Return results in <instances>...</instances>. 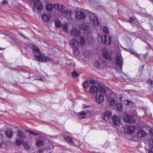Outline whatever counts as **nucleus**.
Listing matches in <instances>:
<instances>
[{
    "instance_id": "f257e3e1",
    "label": "nucleus",
    "mask_w": 153,
    "mask_h": 153,
    "mask_svg": "<svg viewBox=\"0 0 153 153\" xmlns=\"http://www.w3.org/2000/svg\"><path fill=\"white\" fill-rule=\"evenodd\" d=\"M89 91L91 93L96 94V102L101 103L104 101V96L107 92V89L101 85H99L98 87L93 85L90 87Z\"/></svg>"
},
{
    "instance_id": "f03ea898",
    "label": "nucleus",
    "mask_w": 153,
    "mask_h": 153,
    "mask_svg": "<svg viewBox=\"0 0 153 153\" xmlns=\"http://www.w3.org/2000/svg\"><path fill=\"white\" fill-rule=\"evenodd\" d=\"M30 47L33 50V54L39 62H45L51 60V59L49 56H45L41 53L39 49L36 46L31 45Z\"/></svg>"
},
{
    "instance_id": "7ed1b4c3",
    "label": "nucleus",
    "mask_w": 153,
    "mask_h": 153,
    "mask_svg": "<svg viewBox=\"0 0 153 153\" xmlns=\"http://www.w3.org/2000/svg\"><path fill=\"white\" fill-rule=\"evenodd\" d=\"M16 135L18 138L16 137L15 139V143L18 146H19L24 142V140L26 139L27 137L24 132L20 130L17 131Z\"/></svg>"
},
{
    "instance_id": "20e7f679",
    "label": "nucleus",
    "mask_w": 153,
    "mask_h": 153,
    "mask_svg": "<svg viewBox=\"0 0 153 153\" xmlns=\"http://www.w3.org/2000/svg\"><path fill=\"white\" fill-rule=\"evenodd\" d=\"M98 39L102 43L107 45H110L111 41V37L109 36H107L106 35L99 36Z\"/></svg>"
},
{
    "instance_id": "39448f33",
    "label": "nucleus",
    "mask_w": 153,
    "mask_h": 153,
    "mask_svg": "<svg viewBox=\"0 0 153 153\" xmlns=\"http://www.w3.org/2000/svg\"><path fill=\"white\" fill-rule=\"evenodd\" d=\"M116 63L117 64L116 69L118 70H122L123 64V59L120 53H119L117 55Z\"/></svg>"
},
{
    "instance_id": "423d86ee",
    "label": "nucleus",
    "mask_w": 153,
    "mask_h": 153,
    "mask_svg": "<svg viewBox=\"0 0 153 153\" xmlns=\"http://www.w3.org/2000/svg\"><path fill=\"white\" fill-rule=\"evenodd\" d=\"M89 17L91 21L92 22L93 25L95 27L99 25V23L97 15L94 14L90 15Z\"/></svg>"
},
{
    "instance_id": "0eeeda50",
    "label": "nucleus",
    "mask_w": 153,
    "mask_h": 153,
    "mask_svg": "<svg viewBox=\"0 0 153 153\" xmlns=\"http://www.w3.org/2000/svg\"><path fill=\"white\" fill-rule=\"evenodd\" d=\"M123 120L125 122L130 123H133L134 121L132 116L129 114H127L124 116L123 118Z\"/></svg>"
},
{
    "instance_id": "6e6552de",
    "label": "nucleus",
    "mask_w": 153,
    "mask_h": 153,
    "mask_svg": "<svg viewBox=\"0 0 153 153\" xmlns=\"http://www.w3.org/2000/svg\"><path fill=\"white\" fill-rule=\"evenodd\" d=\"M112 119L114 124L118 126L120 125V118L118 116L114 115L113 116Z\"/></svg>"
},
{
    "instance_id": "1a4fd4ad",
    "label": "nucleus",
    "mask_w": 153,
    "mask_h": 153,
    "mask_svg": "<svg viewBox=\"0 0 153 153\" xmlns=\"http://www.w3.org/2000/svg\"><path fill=\"white\" fill-rule=\"evenodd\" d=\"M102 56L105 59L110 60L111 58V54L108 52L107 48L104 49L102 53Z\"/></svg>"
},
{
    "instance_id": "9d476101",
    "label": "nucleus",
    "mask_w": 153,
    "mask_h": 153,
    "mask_svg": "<svg viewBox=\"0 0 153 153\" xmlns=\"http://www.w3.org/2000/svg\"><path fill=\"white\" fill-rule=\"evenodd\" d=\"M107 102L109 105H118L117 101L113 97H109L107 100Z\"/></svg>"
},
{
    "instance_id": "9b49d317",
    "label": "nucleus",
    "mask_w": 153,
    "mask_h": 153,
    "mask_svg": "<svg viewBox=\"0 0 153 153\" xmlns=\"http://www.w3.org/2000/svg\"><path fill=\"white\" fill-rule=\"evenodd\" d=\"M76 18L78 19H83L85 17L83 12L80 10L77 11L76 13Z\"/></svg>"
},
{
    "instance_id": "f8f14e48",
    "label": "nucleus",
    "mask_w": 153,
    "mask_h": 153,
    "mask_svg": "<svg viewBox=\"0 0 153 153\" xmlns=\"http://www.w3.org/2000/svg\"><path fill=\"white\" fill-rule=\"evenodd\" d=\"M123 97H120L121 105L125 104L126 105H132L134 104V102L132 101L128 100H123Z\"/></svg>"
},
{
    "instance_id": "ddd939ff",
    "label": "nucleus",
    "mask_w": 153,
    "mask_h": 153,
    "mask_svg": "<svg viewBox=\"0 0 153 153\" xmlns=\"http://www.w3.org/2000/svg\"><path fill=\"white\" fill-rule=\"evenodd\" d=\"M95 83V81L93 79H91L90 80H87L83 84V86L84 88H87Z\"/></svg>"
},
{
    "instance_id": "4468645a",
    "label": "nucleus",
    "mask_w": 153,
    "mask_h": 153,
    "mask_svg": "<svg viewBox=\"0 0 153 153\" xmlns=\"http://www.w3.org/2000/svg\"><path fill=\"white\" fill-rule=\"evenodd\" d=\"M34 6L35 7L40 10L43 9L44 7L42 3L39 1H36V2L34 3Z\"/></svg>"
},
{
    "instance_id": "2eb2a0df",
    "label": "nucleus",
    "mask_w": 153,
    "mask_h": 153,
    "mask_svg": "<svg viewBox=\"0 0 153 153\" xmlns=\"http://www.w3.org/2000/svg\"><path fill=\"white\" fill-rule=\"evenodd\" d=\"M51 18V15L49 13H44L42 16L43 21L45 22H48Z\"/></svg>"
},
{
    "instance_id": "dca6fc26",
    "label": "nucleus",
    "mask_w": 153,
    "mask_h": 153,
    "mask_svg": "<svg viewBox=\"0 0 153 153\" xmlns=\"http://www.w3.org/2000/svg\"><path fill=\"white\" fill-rule=\"evenodd\" d=\"M65 16L69 20L71 18L72 12L71 10H65L63 13Z\"/></svg>"
},
{
    "instance_id": "f3484780",
    "label": "nucleus",
    "mask_w": 153,
    "mask_h": 153,
    "mask_svg": "<svg viewBox=\"0 0 153 153\" xmlns=\"http://www.w3.org/2000/svg\"><path fill=\"white\" fill-rule=\"evenodd\" d=\"M71 45L72 46L73 48H77L79 45V42L75 39H73L71 41Z\"/></svg>"
},
{
    "instance_id": "a211bd4d",
    "label": "nucleus",
    "mask_w": 153,
    "mask_h": 153,
    "mask_svg": "<svg viewBox=\"0 0 153 153\" xmlns=\"http://www.w3.org/2000/svg\"><path fill=\"white\" fill-rule=\"evenodd\" d=\"M111 115V111H107L105 113L104 115L102 116V118L104 120H107Z\"/></svg>"
},
{
    "instance_id": "6ab92c4d",
    "label": "nucleus",
    "mask_w": 153,
    "mask_h": 153,
    "mask_svg": "<svg viewBox=\"0 0 153 153\" xmlns=\"http://www.w3.org/2000/svg\"><path fill=\"white\" fill-rule=\"evenodd\" d=\"M135 129V127L134 126H128L127 127L126 130L127 133L131 134L134 131Z\"/></svg>"
},
{
    "instance_id": "aec40b11",
    "label": "nucleus",
    "mask_w": 153,
    "mask_h": 153,
    "mask_svg": "<svg viewBox=\"0 0 153 153\" xmlns=\"http://www.w3.org/2000/svg\"><path fill=\"white\" fill-rule=\"evenodd\" d=\"M79 31L76 29H73L71 31V35L74 36H78L79 35Z\"/></svg>"
},
{
    "instance_id": "412c9836",
    "label": "nucleus",
    "mask_w": 153,
    "mask_h": 153,
    "mask_svg": "<svg viewBox=\"0 0 153 153\" xmlns=\"http://www.w3.org/2000/svg\"><path fill=\"white\" fill-rule=\"evenodd\" d=\"M86 113L84 111H81L77 114V117L79 119H81L85 118V115Z\"/></svg>"
},
{
    "instance_id": "4be33fe9",
    "label": "nucleus",
    "mask_w": 153,
    "mask_h": 153,
    "mask_svg": "<svg viewBox=\"0 0 153 153\" xmlns=\"http://www.w3.org/2000/svg\"><path fill=\"white\" fill-rule=\"evenodd\" d=\"M36 144L37 147L43 146L44 144V141L40 139H37L36 140Z\"/></svg>"
},
{
    "instance_id": "5701e85b",
    "label": "nucleus",
    "mask_w": 153,
    "mask_h": 153,
    "mask_svg": "<svg viewBox=\"0 0 153 153\" xmlns=\"http://www.w3.org/2000/svg\"><path fill=\"white\" fill-rule=\"evenodd\" d=\"M146 135V133L143 130L141 129L138 131V136L139 138H141L145 137Z\"/></svg>"
},
{
    "instance_id": "b1692460",
    "label": "nucleus",
    "mask_w": 153,
    "mask_h": 153,
    "mask_svg": "<svg viewBox=\"0 0 153 153\" xmlns=\"http://www.w3.org/2000/svg\"><path fill=\"white\" fill-rule=\"evenodd\" d=\"M13 134V133L11 130H7L6 132V136L9 138H11L12 137Z\"/></svg>"
},
{
    "instance_id": "393cba45",
    "label": "nucleus",
    "mask_w": 153,
    "mask_h": 153,
    "mask_svg": "<svg viewBox=\"0 0 153 153\" xmlns=\"http://www.w3.org/2000/svg\"><path fill=\"white\" fill-rule=\"evenodd\" d=\"M65 140L69 144H72L73 143L72 139L68 136H66L64 137Z\"/></svg>"
},
{
    "instance_id": "a878e982",
    "label": "nucleus",
    "mask_w": 153,
    "mask_h": 153,
    "mask_svg": "<svg viewBox=\"0 0 153 153\" xmlns=\"http://www.w3.org/2000/svg\"><path fill=\"white\" fill-rule=\"evenodd\" d=\"M149 36L147 34L143 35L140 37V39L143 41L146 42V41L149 39Z\"/></svg>"
},
{
    "instance_id": "bb28decb",
    "label": "nucleus",
    "mask_w": 153,
    "mask_h": 153,
    "mask_svg": "<svg viewBox=\"0 0 153 153\" xmlns=\"http://www.w3.org/2000/svg\"><path fill=\"white\" fill-rule=\"evenodd\" d=\"M79 45L82 46L84 45L85 43V40L83 37L81 36L80 37V42H79Z\"/></svg>"
},
{
    "instance_id": "cd10ccee",
    "label": "nucleus",
    "mask_w": 153,
    "mask_h": 153,
    "mask_svg": "<svg viewBox=\"0 0 153 153\" xmlns=\"http://www.w3.org/2000/svg\"><path fill=\"white\" fill-rule=\"evenodd\" d=\"M53 7L56 10H58L59 11H61L62 10V9L63 8V6H61V8H60L59 5L57 4H55L53 5Z\"/></svg>"
},
{
    "instance_id": "c85d7f7f",
    "label": "nucleus",
    "mask_w": 153,
    "mask_h": 153,
    "mask_svg": "<svg viewBox=\"0 0 153 153\" xmlns=\"http://www.w3.org/2000/svg\"><path fill=\"white\" fill-rule=\"evenodd\" d=\"M74 51V53L75 56L78 55L79 53V51L77 48H73Z\"/></svg>"
},
{
    "instance_id": "c756f323",
    "label": "nucleus",
    "mask_w": 153,
    "mask_h": 153,
    "mask_svg": "<svg viewBox=\"0 0 153 153\" xmlns=\"http://www.w3.org/2000/svg\"><path fill=\"white\" fill-rule=\"evenodd\" d=\"M47 9L48 10H51L53 8V5L51 4H47L46 6Z\"/></svg>"
},
{
    "instance_id": "7c9ffc66",
    "label": "nucleus",
    "mask_w": 153,
    "mask_h": 153,
    "mask_svg": "<svg viewBox=\"0 0 153 153\" xmlns=\"http://www.w3.org/2000/svg\"><path fill=\"white\" fill-rule=\"evenodd\" d=\"M114 106L115 109L119 111H122L123 109V106Z\"/></svg>"
},
{
    "instance_id": "2f4dec72",
    "label": "nucleus",
    "mask_w": 153,
    "mask_h": 153,
    "mask_svg": "<svg viewBox=\"0 0 153 153\" xmlns=\"http://www.w3.org/2000/svg\"><path fill=\"white\" fill-rule=\"evenodd\" d=\"M56 26L57 28H59L61 25L60 22L58 20H56L55 22Z\"/></svg>"
},
{
    "instance_id": "473e14b6",
    "label": "nucleus",
    "mask_w": 153,
    "mask_h": 153,
    "mask_svg": "<svg viewBox=\"0 0 153 153\" xmlns=\"http://www.w3.org/2000/svg\"><path fill=\"white\" fill-rule=\"evenodd\" d=\"M80 28H82L84 30H87L88 28V27L85 25H79Z\"/></svg>"
},
{
    "instance_id": "72a5a7b5",
    "label": "nucleus",
    "mask_w": 153,
    "mask_h": 153,
    "mask_svg": "<svg viewBox=\"0 0 153 153\" xmlns=\"http://www.w3.org/2000/svg\"><path fill=\"white\" fill-rule=\"evenodd\" d=\"M101 29L104 32L106 33H108L109 31L107 27L103 26L101 28Z\"/></svg>"
},
{
    "instance_id": "f704fd0d",
    "label": "nucleus",
    "mask_w": 153,
    "mask_h": 153,
    "mask_svg": "<svg viewBox=\"0 0 153 153\" xmlns=\"http://www.w3.org/2000/svg\"><path fill=\"white\" fill-rule=\"evenodd\" d=\"M149 146L150 148H153V139L150 140L149 141Z\"/></svg>"
},
{
    "instance_id": "c9c22d12",
    "label": "nucleus",
    "mask_w": 153,
    "mask_h": 153,
    "mask_svg": "<svg viewBox=\"0 0 153 153\" xmlns=\"http://www.w3.org/2000/svg\"><path fill=\"white\" fill-rule=\"evenodd\" d=\"M24 146L27 150H29L30 147L27 143H25L24 144Z\"/></svg>"
},
{
    "instance_id": "e433bc0d",
    "label": "nucleus",
    "mask_w": 153,
    "mask_h": 153,
    "mask_svg": "<svg viewBox=\"0 0 153 153\" xmlns=\"http://www.w3.org/2000/svg\"><path fill=\"white\" fill-rule=\"evenodd\" d=\"M62 28L65 31L67 32H68V30H67V23H65L63 25Z\"/></svg>"
},
{
    "instance_id": "4c0bfd02",
    "label": "nucleus",
    "mask_w": 153,
    "mask_h": 153,
    "mask_svg": "<svg viewBox=\"0 0 153 153\" xmlns=\"http://www.w3.org/2000/svg\"><path fill=\"white\" fill-rule=\"evenodd\" d=\"M79 75V74L76 71H74L72 73V76L74 78L76 77L77 76H78Z\"/></svg>"
},
{
    "instance_id": "58836bf2",
    "label": "nucleus",
    "mask_w": 153,
    "mask_h": 153,
    "mask_svg": "<svg viewBox=\"0 0 153 153\" xmlns=\"http://www.w3.org/2000/svg\"><path fill=\"white\" fill-rule=\"evenodd\" d=\"M94 65L97 68H99L100 67V64L99 62L97 61L95 62Z\"/></svg>"
},
{
    "instance_id": "ea45409f",
    "label": "nucleus",
    "mask_w": 153,
    "mask_h": 153,
    "mask_svg": "<svg viewBox=\"0 0 153 153\" xmlns=\"http://www.w3.org/2000/svg\"><path fill=\"white\" fill-rule=\"evenodd\" d=\"M148 83L152 87H153V81H152L150 79H149L148 81Z\"/></svg>"
},
{
    "instance_id": "a19ab883",
    "label": "nucleus",
    "mask_w": 153,
    "mask_h": 153,
    "mask_svg": "<svg viewBox=\"0 0 153 153\" xmlns=\"http://www.w3.org/2000/svg\"><path fill=\"white\" fill-rule=\"evenodd\" d=\"M3 134H0V143H2L3 142Z\"/></svg>"
},
{
    "instance_id": "79ce46f5",
    "label": "nucleus",
    "mask_w": 153,
    "mask_h": 153,
    "mask_svg": "<svg viewBox=\"0 0 153 153\" xmlns=\"http://www.w3.org/2000/svg\"><path fill=\"white\" fill-rule=\"evenodd\" d=\"M27 131L30 133V134H34V135H39V134L37 133H35V132H32V131Z\"/></svg>"
},
{
    "instance_id": "37998d69",
    "label": "nucleus",
    "mask_w": 153,
    "mask_h": 153,
    "mask_svg": "<svg viewBox=\"0 0 153 153\" xmlns=\"http://www.w3.org/2000/svg\"><path fill=\"white\" fill-rule=\"evenodd\" d=\"M134 19L133 18H130L129 20H128V21L130 23H132L134 21Z\"/></svg>"
},
{
    "instance_id": "c03bdc74",
    "label": "nucleus",
    "mask_w": 153,
    "mask_h": 153,
    "mask_svg": "<svg viewBox=\"0 0 153 153\" xmlns=\"http://www.w3.org/2000/svg\"><path fill=\"white\" fill-rule=\"evenodd\" d=\"M137 55H136L135 56L138 57L141 60V56L139 54H138L137 53Z\"/></svg>"
},
{
    "instance_id": "a18cd8bd",
    "label": "nucleus",
    "mask_w": 153,
    "mask_h": 153,
    "mask_svg": "<svg viewBox=\"0 0 153 153\" xmlns=\"http://www.w3.org/2000/svg\"><path fill=\"white\" fill-rule=\"evenodd\" d=\"M137 53L134 51H133L132 52V53H131V54H133L135 56H136V55H137Z\"/></svg>"
},
{
    "instance_id": "49530a36",
    "label": "nucleus",
    "mask_w": 153,
    "mask_h": 153,
    "mask_svg": "<svg viewBox=\"0 0 153 153\" xmlns=\"http://www.w3.org/2000/svg\"><path fill=\"white\" fill-rule=\"evenodd\" d=\"M2 3H3V4H7V2L6 0H4L3 1Z\"/></svg>"
},
{
    "instance_id": "de8ad7c7",
    "label": "nucleus",
    "mask_w": 153,
    "mask_h": 153,
    "mask_svg": "<svg viewBox=\"0 0 153 153\" xmlns=\"http://www.w3.org/2000/svg\"><path fill=\"white\" fill-rule=\"evenodd\" d=\"M127 51L128 52H130L131 53L133 50H132L131 49H128Z\"/></svg>"
},
{
    "instance_id": "09e8293b",
    "label": "nucleus",
    "mask_w": 153,
    "mask_h": 153,
    "mask_svg": "<svg viewBox=\"0 0 153 153\" xmlns=\"http://www.w3.org/2000/svg\"><path fill=\"white\" fill-rule=\"evenodd\" d=\"M37 153H43L41 149H39Z\"/></svg>"
},
{
    "instance_id": "8fccbe9b",
    "label": "nucleus",
    "mask_w": 153,
    "mask_h": 153,
    "mask_svg": "<svg viewBox=\"0 0 153 153\" xmlns=\"http://www.w3.org/2000/svg\"><path fill=\"white\" fill-rule=\"evenodd\" d=\"M150 132H151L152 135V136H153V129H152L151 131Z\"/></svg>"
},
{
    "instance_id": "3c124183",
    "label": "nucleus",
    "mask_w": 153,
    "mask_h": 153,
    "mask_svg": "<svg viewBox=\"0 0 153 153\" xmlns=\"http://www.w3.org/2000/svg\"><path fill=\"white\" fill-rule=\"evenodd\" d=\"M148 153H153V152L152 150H149V151Z\"/></svg>"
},
{
    "instance_id": "603ef678",
    "label": "nucleus",
    "mask_w": 153,
    "mask_h": 153,
    "mask_svg": "<svg viewBox=\"0 0 153 153\" xmlns=\"http://www.w3.org/2000/svg\"><path fill=\"white\" fill-rule=\"evenodd\" d=\"M2 143H3V142L2 143H0V147L1 148H2Z\"/></svg>"
},
{
    "instance_id": "864d4df0",
    "label": "nucleus",
    "mask_w": 153,
    "mask_h": 153,
    "mask_svg": "<svg viewBox=\"0 0 153 153\" xmlns=\"http://www.w3.org/2000/svg\"><path fill=\"white\" fill-rule=\"evenodd\" d=\"M89 106H85V107H84V108H88L89 107Z\"/></svg>"
},
{
    "instance_id": "5fc2aeb1",
    "label": "nucleus",
    "mask_w": 153,
    "mask_h": 153,
    "mask_svg": "<svg viewBox=\"0 0 153 153\" xmlns=\"http://www.w3.org/2000/svg\"><path fill=\"white\" fill-rule=\"evenodd\" d=\"M4 49H5L4 48H0V50H4Z\"/></svg>"
},
{
    "instance_id": "6e6d98bb",
    "label": "nucleus",
    "mask_w": 153,
    "mask_h": 153,
    "mask_svg": "<svg viewBox=\"0 0 153 153\" xmlns=\"http://www.w3.org/2000/svg\"><path fill=\"white\" fill-rule=\"evenodd\" d=\"M149 1H152V3L153 4V0H149Z\"/></svg>"
},
{
    "instance_id": "4d7b16f0",
    "label": "nucleus",
    "mask_w": 153,
    "mask_h": 153,
    "mask_svg": "<svg viewBox=\"0 0 153 153\" xmlns=\"http://www.w3.org/2000/svg\"><path fill=\"white\" fill-rule=\"evenodd\" d=\"M39 80L42 81V78H40L39 79Z\"/></svg>"
},
{
    "instance_id": "13d9d810",
    "label": "nucleus",
    "mask_w": 153,
    "mask_h": 153,
    "mask_svg": "<svg viewBox=\"0 0 153 153\" xmlns=\"http://www.w3.org/2000/svg\"><path fill=\"white\" fill-rule=\"evenodd\" d=\"M21 35H22V36H23V37H24V38H26V37H25V36H24V35H22V34H21Z\"/></svg>"
},
{
    "instance_id": "bf43d9fd",
    "label": "nucleus",
    "mask_w": 153,
    "mask_h": 153,
    "mask_svg": "<svg viewBox=\"0 0 153 153\" xmlns=\"http://www.w3.org/2000/svg\"><path fill=\"white\" fill-rule=\"evenodd\" d=\"M33 11H34V12H35V11H35V9H33Z\"/></svg>"
},
{
    "instance_id": "052dcab7",
    "label": "nucleus",
    "mask_w": 153,
    "mask_h": 153,
    "mask_svg": "<svg viewBox=\"0 0 153 153\" xmlns=\"http://www.w3.org/2000/svg\"><path fill=\"white\" fill-rule=\"evenodd\" d=\"M148 45L149 46V45L148 43H147Z\"/></svg>"
},
{
    "instance_id": "680f3d73",
    "label": "nucleus",
    "mask_w": 153,
    "mask_h": 153,
    "mask_svg": "<svg viewBox=\"0 0 153 153\" xmlns=\"http://www.w3.org/2000/svg\"><path fill=\"white\" fill-rule=\"evenodd\" d=\"M51 153L50 152V153Z\"/></svg>"
}]
</instances>
